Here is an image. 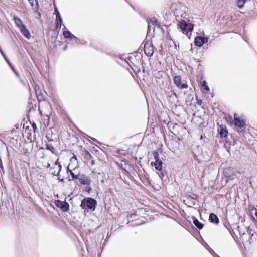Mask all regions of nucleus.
Returning <instances> with one entry per match:
<instances>
[{
	"mask_svg": "<svg viewBox=\"0 0 257 257\" xmlns=\"http://www.w3.org/2000/svg\"><path fill=\"white\" fill-rule=\"evenodd\" d=\"M80 183L82 185H87L89 186L91 183L90 177L84 174H81L78 178Z\"/></svg>",
	"mask_w": 257,
	"mask_h": 257,
	"instance_id": "nucleus-8",
	"label": "nucleus"
},
{
	"mask_svg": "<svg viewBox=\"0 0 257 257\" xmlns=\"http://www.w3.org/2000/svg\"><path fill=\"white\" fill-rule=\"evenodd\" d=\"M250 213L254 219L257 221V209L255 207L252 208L250 210Z\"/></svg>",
	"mask_w": 257,
	"mask_h": 257,
	"instance_id": "nucleus-17",
	"label": "nucleus"
},
{
	"mask_svg": "<svg viewBox=\"0 0 257 257\" xmlns=\"http://www.w3.org/2000/svg\"><path fill=\"white\" fill-rule=\"evenodd\" d=\"M218 133L221 138L226 137L228 134V131L226 127L221 125L218 129Z\"/></svg>",
	"mask_w": 257,
	"mask_h": 257,
	"instance_id": "nucleus-10",
	"label": "nucleus"
},
{
	"mask_svg": "<svg viewBox=\"0 0 257 257\" xmlns=\"http://www.w3.org/2000/svg\"><path fill=\"white\" fill-rule=\"evenodd\" d=\"M55 204L57 207L61 208L64 212L67 211L69 210V205L66 201L57 200Z\"/></svg>",
	"mask_w": 257,
	"mask_h": 257,
	"instance_id": "nucleus-7",
	"label": "nucleus"
},
{
	"mask_svg": "<svg viewBox=\"0 0 257 257\" xmlns=\"http://www.w3.org/2000/svg\"><path fill=\"white\" fill-rule=\"evenodd\" d=\"M24 153H26V154L29 153H28V149H25V151H24Z\"/></svg>",
	"mask_w": 257,
	"mask_h": 257,
	"instance_id": "nucleus-38",
	"label": "nucleus"
},
{
	"mask_svg": "<svg viewBox=\"0 0 257 257\" xmlns=\"http://www.w3.org/2000/svg\"><path fill=\"white\" fill-rule=\"evenodd\" d=\"M136 215V212H134V213H133L132 214H131L130 215H128L127 217L128 218H132L133 217V216H135Z\"/></svg>",
	"mask_w": 257,
	"mask_h": 257,
	"instance_id": "nucleus-31",
	"label": "nucleus"
},
{
	"mask_svg": "<svg viewBox=\"0 0 257 257\" xmlns=\"http://www.w3.org/2000/svg\"><path fill=\"white\" fill-rule=\"evenodd\" d=\"M202 86L206 91H210V89H209L208 86L207 85V83L206 81H203L202 82Z\"/></svg>",
	"mask_w": 257,
	"mask_h": 257,
	"instance_id": "nucleus-20",
	"label": "nucleus"
},
{
	"mask_svg": "<svg viewBox=\"0 0 257 257\" xmlns=\"http://www.w3.org/2000/svg\"><path fill=\"white\" fill-rule=\"evenodd\" d=\"M80 43L79 44H83V45H85L87 43V42L86 41H84V42H82L80 40Z\"/></svg>",
	"mask_w": 257,
	"mask_h": 257,
	"instance_id": "nucleus-34",
	"label": "nucleus"
},
{
	"mask_svg": "<svg viewBox=\"0 0 257 257\" xmlns=\"http://www.w3.org/2000/svg\"><path fill=\"white\" fill-rule=\"evenodd\" d=\"M0 52H1V54H2L3 56H5V54H4V53L3 52V51L2 50H0Z\"/></svg>",
	"mask_w": 257,
	"mask_h": 257,
	"instance_id": "nucleus-39",
	"label": "nucleus"
},
{
	"mask_svg": "<svg viewBox=\"0 0 257 257\" xmlns=\"http://www.w3.org/2000/svg\"><path fill=\"white\" fill-rule=\"evenodd\" d=\"M193 223L199 229H201L203 227V224L200 222L196 218L193 219Z\"/></svg>",
	"mask_w": 257,
	"mask_h": 257,
	"instance_id": "nucleus-16",
	"label": "nucleus"
},
{
	"mask_svg": "<svg viewBox=\"0 0 257 257\" xmlns=\"http://www.w3.org/2000/svg\"><path fill=\"white\" fill-rule=\"evenodd\" d=\"M178 87L180 88H186L187 87V85L185 84L181 83L180 86H179Z\"/></svg>",
	"mask_w": 257,
	"mask_h": 257,
	"instance_id": "nucleus-29",
	"label": "nucleus"
},
{
	"mask_svg": "<svg viewBox=\"0 0 257 257\" xmlns=\"http://www.w3.org/2000/svg\"><path fill=\"white\" fill-rule=\"evenodd\" d=\"M58 180H59V182H64L63 179H61V178H60L59 177L58 178Z\"/></svg>",
	"mask_w": 257,
	"mask_h": 257,
	"instance_id": "nucleus-36",
	"label": "nucleus"
},
{
	"mask_svg": "<svg viewBox=\"0 0 257 257\" xmlns=\"http://www.w3.org/2000/svg\"><path fill=\"white\" fill-rule=\"evenodd\" d=\"M153 155L154 158L155 159V160H160L159 159V154L157 152L154 151L153 152Z\"/></svg>",
	"mask_w": 257,
	"mask_h": 257,
	"instance_id": "nucleus-25",
	"label": "nucleus"
},
{
	"mask_svg": "<svg viewBox=\"0 0 257 257\" xmlns=\"http://www.w3.org/2000/svg\"><path fill=\"white\" fill-rule=\"evenodd\" d=\"M208 38L201 36H197L194 39L195 45L197 47H201L208 41Z\"/></svg>",
	"mask_w": 257,
	"mask_h": 257,
	"instance_id": "nucleus-5",
	"label": "nucleus"
},
{
	"mask_svg": "<svg viewBox=\"0 0 257 257\" xmlns=\"http://www.w3.org/2000/svg\"><path fill=\"white\" fill-rule=\"evenodd\" d=\"M217 257H219L218 255H217Z\"/></svg>",
	"mask_w": 257,
	"mask_h": 257,
	"instance_id": "nucleus-48",
	"label": "nucleus"
},
{
	"mask_svg": "<svg viewBox=\"0 0 257 257\" xmlns=\"http://www.w3.org/2000/svg\"><path fill=\"white\" fill-rule=\"evenodd\" d=\"M58 163H59L58 162V161L57 160V161L55 162V165H57V164L58 165Z\"/></svg>",
	"mask_w": 257,
	"mask_h": 257,
	"instance_id": "nucleus-46",
	"label": "nucleus"
},
{
	"mask_svg": "<svg viewBox=\"0 0 257 257\" xmlns=\"http://www.w3.org/2000/svg\"><path fill=\"white\" fill-rule=\"evenodd\" d=\"M173 81L178 87H179L181 83V77L179 76H175L173 78Z\"/></svg>",
	"mask_w": 257,
	"mask_h": 257,
	"instance_id": "nucleus-15",
	"label": "nucleus"
},
{
	"mask_svg": "<svg viewBox=\"0 0 257 257\" xmlns=\"http://www.w3.org/2000/svg\"><path fill=\"white\" fill-rule=\"evenodd\" d=\"M67 45H65V47H64V50H66L67 49Z\"/></svg>",
	"mask_w": 257,
	"mask_h": 257,
	"instance_id": "nucleus-44",
	"label": "nucleus"
},
{
	"mask_svg": "<svg viewBox=\"0 0 257 257\" xmlns=\"http://www.w3.org/2000/svg\"><path fill=\"white\" fill-rule=\"evenodd\" d=\"M209 220L210 222L218 224L219 223V218L214 213H210L209 215Z\"/></svg>",
	"mask_w": 257,
	"mask_h": 257,
	"instance_id": "nucleus-13",
	"label": "nucleus"
},
{
	"mask_svg": "<svg viewBox=\"0 0 257 257\" xmlns=\"http://www.w3.org/2000/svg\"><path fill=\"white\" fill-rule=\"evenodd\" d=\"M57 11H58V10H57V8H55V14H56V13H57Z\"/></svg>",
	"mask_w": 257,
	"mask_h": 257,
	"instance_id": "nucleus-42",
	"label": "nucleus"
},
{
	"mask_svg": "<svg viewBox=\"0 0 257 257\" xmlns=\"http://www.w3.org/2000/svg\"><path fill=\"white\" fill-rule=\"evenodd\" d=\"M236 173H238V174H241V172H240V171H237L236 170Z\"/></svg>",
	"mask_w": 257,
	"mask_h": 257,
	"instance_id": "nucleus-45",
	"label": "nucleus"
},
{
	"mask_svg": "<svg viewBox=\"0 0 257 257\" xmlns=\"http://www.w3.org/2000/svg\"><path fill=\"white\" fill-rule=\"evenodd\" d=\"M148 22L153 26H156L157 25V20L155 18H150Z\"/></svg>",
	"mask_w": 257,
	"mask_h": 257,
	"instance_id": "nucleus-19",
	"label": "nucleus"
},
{
	"mask_svg": "<svg viewBox=\"0 0 257 257\" xmlns=\"http://www.w3.org/2000/svg\"><path fill=\"white\" fill-rule=\"evenodd\" d=\"M69 38H70L71 40L75 39L76 43H80V39L72 34H71V36Z\"/></svg>",
	"mask_w": 257,
	"mask_h": 257,
	"instance_id": "nucleus-24",
	"label": "nucleus"
},
{
	"mask_svg": "<svg viewBox=\"0 0 257 257\" xmlns=\"http://www.w3.org/2000/svg\"><path fill=\"white\" fill-rule=\"evenodd\" d=\"M70 172V173L72 176V179H78L79 177L80 176L81 174L78 175H75L71 170H69Z\"/></svg>",
	"mask_w": 257,
	"mask_h": 257,
	"instance_id": "nucleus-22",
	"label": "nucleus"
},
{
	"mask_svg": "<svg viewBox=\"0 0 257 257\" xmlns=\"http://www.w3.org/2000/svg\"><path fill=\"white\" fill-rule=\"evenodd\" d=\"M32 127H33L34 130H35V129H36V125L35 123H33V125H32Z\"/></svg>",
	"mask_w": 257,
	"mask_h": 257,
	"instance_id": "nucleus-37",
	"label": "nucleus"
},
{
	"mask_svg": "<svg viewBox=\"0 0 257 257\" xmlns=\"http://www.w3.org/2000/svg\"><path fill=\"white\" fill-rule=\"evenodd\" d=\"M14 22H15L16 25L19 28V29L20 28H21L22 27H23L24 26H25V25L23 23L21 19L20 18H19L18 17L14 16Z\"/></svg>",
	"mask_w": 257,
	"mask_h": 257,
	"instance_id": "nucleus-14",
	"label": "nucleus"
},
{
	"mask_svg": "<svg viewBox=\"0 0 257 257\" xmlns=\"http://www.w3.org/2000/svg\"><path fill=\"white\" fill-rule=\"evenodd\" d=\"M50 164H49V163H48V164H47V167H50Z\"/></svg>",
	"mask_w": 257,
	"mask_h": 257,
	"instance_id": "nucleus-47",
	"label": "nucleus"
},
{
	"mask_svg": "<svg viewBox=\"0 0 257 257\" xmlns=\"http://www.w3.org/2000/svg\"><path fill=\"white\" fill-rule=\"evenodd\" d=\"M192 198L193 199H195V198H196V195H195V194H193V196H192Z\"/></svg>",
	"mask_w": 257,
	"mask_h": 257,
	"instance_id": "nucleus-40",
	"label": "nucleus"
},
{
	"mask_svg": "<svg viewBox=\"0 0 257 257\" xmlns=\"http://www.w3.org/2000/svg\"><path fill=\"white\" fill-rule=\"evenodd\" d=\"M85 191L88 192H90L91 191V188L89 186L87 185L85 188Z\"/></svg>",
	"mask_w": 257,
	"mask_h": 257,
	"instance_id": "nucleus-32",
	"label": "nucleus"
},
{
	"mask_svg": "<svg viewBox=\"0 0 257 257\" xmlns=\"http://www.w3.org/2000/svg\"><path fill=\"white\" fill-rule=\"evenodd\" d=\"M224 174L226 177L233 179L236 176V170L232 167H227L224 169Z\"/></svg>",
	"mask_w": 257,
	"mask_h": 257,
	"instance_id": "nucleus-4",
	"label": "nucleus"
},
{
	"mask_svg": "<svg viewBox=\"0 0 257 257\" xmlns=\"http://www.w3.org/2000/svg\"><path fill=\"white\" fill-rule=\"evenodd\" d=\"M245 122L243 119H241L238 117H236L234 116V128L238 132L242 133L244 131L243 129L245 125Z\"/></svg>",
	"mask_w": 257,
	"mask_h": 257,
	"instance_id": "nucleus-3",
	"label": "nucleus"
},
{
	"mask_svg": "<svg viewBox=\"0 0 257 257\" xmlns=\"http://www.w3.org/2000/svg\"><path fill=\"white\" fill-rule=\"evenodd\" d=\"M55 22L56 24V29L60 31L61 28L63 21L59 11H57L56 13Z\"/></svg>",
	"mask_w": 257,
	"mask_h": 257,
	"instance_id": "nucleus-9",
	"label": "nucleus"
},
{
	"mask_svg": "<svg viewBox=\"0 0 257 257\" xmlns=\"http://www.w3.org/2000/svg\"><path fill=\"white\" fill-rule=\"evenodd\" d=\"M252 229L250 228V226H248V228H247V232L248 234H251V232H252Z\"/></svg>",
	"mask_w": 257,
	"mask_h": 257,
	"instance_id": "nucleus-30",
	"label": "nucleus"
},
{
	"mask_svg": "<svg viewBox=\"0 0 257 257\" xmlns=\"http://www.w3.org/2000/svg\"><path fill=\"white\" fill-rule=\"evenodd\" d=\"M179 26L181 29L182 33L186 34H187L189 32H191L194 29V26L192 24L187 23L184 20H182L179 22Z\"/></svg>",
	"mask_w": 257,
	"mask_h": 257,
	"instance_id": "nucleus-2",
	"label": "nucleus"
},
{
	"mask_svg": "<svg viewBox=\"0 0 257 257\" xmlns=\"http://www.w3.org/2000/svg\"><path fill=\"white\" fill-rule=\"evenodd\" d=\"M4 58H5V59L6 60V61L7 62V63L9 64V65H10V66L11 67L12 69L13 70H14V68L13 67V66H12V65L11 64L10 62H9V61L8 60V59L6 58V55H5V56H3Z\"/></svg>",
	"mask_w": 257,
	"mask_h": 257,
	"instance_id": "nucleus-28",
	"label": "nucleus"
},
{
	"mask_svg": "<svg viewBox=\"0 0 257 257\" xmlns=\"http://www.w3.org/2000/svg\"><path fill=\"white\" fill-rule=\"evenodd\" d=\"M151 164L154 166L156 170L160 171L162 170L163 162L161 160H155V162H152Z\"/></svg>",
	"mask_w": 257,
	"mask_h": 257,
	"instance_id": "nucleus-12",
	"label": "nucleus"
},
{
	"mask_svg": "<svg viewBox=\"0 0 257 257\" xmlns=\"http://www.w3.org/2000/svg\"><path fill=\"white\" fill-rule=\"evenodd\" d=\"M46 149L50 150L52 153H54L55 151V148L49 144L46 145Z\"/></svg>",
	"mask_w": 257,
	"mask_h": 257,
	"instance_id": "nucleus-21",
	"label": "nucleus"
},
{
	"mask_svg": "<svg viewBox=\"0 0 257 257\" xmlns=\"http://www.w3.org/2000/svg\"><path fill=\"white\" fill-rule=\"evenodd\" d=\"M96 204L97 202L95 199L88 198L87 199H84L81 201L80 207L83 209L88 208L94 211L95 209Z\"/></svg>",
	"mask_w": 257,
	"mask_h": 257,
	"instance_id": "nucleus-1",
	"label": "nucleus"
},
{
	"mask_svg": "<svg viewBox=\"0 0 257 257\" xmlns=\"http://www.w3.org/2000/svg\"><path fill=\"white\" fill-rule=\"evenodd\" d=\"M144 50L145 54L148 56H151L154 53L153 46L149 43H146L145 44Z\"/></svg>",
	"mask_w": 257,
	"mask_h": 257,
	"instance_id": "nucleus-6",
	"label": "nucleus"
},
{
	"mask_svg": "<svg viewBox=\"0 0 257 257\" xmlns=\"http://www.w3.org/2000/svg\"><path fill=\"white\" fill-rule=\"evenodd\" d=\"M32 6H38V2L37 0H28Z\"/></svg>",
	"mask_w": 257,
	"mask_h": 257,
	"instance_id": "nucleus-26",
	"label": "nucleus"
},
{
	"mask_svg": "<svg viewBox=\"0 0 257 257\" xmlns=\"http://www.w3.org/2000/svg\"><path fill=\"white\" fill-rule=\"evenodd\" d=\"M158 175L160 178L163 180V178L165 176V173L164 172H160L159 173H158Z\"/></svg>",
	"mask_w": 257,
	"mask_h": 257,
	"instance_id": "nucleus-27",
	"label": "nucleus"
},
{
	"mask_svg": "<svg viewBox=\"0 0 257 257\" xmlns=\"http://www.w3.org/2000/svg\"><path fill=\"white\" fill-rule=\"evenodd\" d=\"M71 34L72 33H71L69 31H64L63 33L64 37L66 38H69L70 37Z\"/></svg>",
	"mask_w": 257,
	"mask_h": 257,
	"instance_id": "nucleus-23",
	"label": "nucleus"
},
{
	"mask_svg": "<svg viewBox=\"0 0 257 257\" xmlns=\"http://www.w3.org/2000/svg\"><path fill=\"white\" fill-rule=\"evenodd\" d=\"M58 167H59V172H60L61 170L62 166L60 163H58Z\"/></svg>",
	"mask_w": 257,
	"mask_h": 257,
	"instance_id": "nucleus-35",
	"label": "nucleus"
},
{
	"mask_svg": "<svg viewBox=\"0 0 257 257\" xmlns=\"http://www.w3.org/2000/svg\"><path fill=\"white\" fill-rule=\"evenodd\" d=\"M201 103H202V102H201V100H200V101H198V104L201 105Z\"/></svg>",
	"mask_w": 257,
	"mask_h": 257,
	"instance_id": "nucleus-43",
	"label": "nucleus"
},
{
	"mask_svg": "<svg viewBox=\"0 0 257 257\" xmlns=\"http://www.w3.org/2000/svg\"><path fill=\"white\" fill-rule=\"evenodd\" d=\"M20 31L23 34V35L27 39H29L31 35L30 33L29 30L26 28V26H24L21 28L20 29Z\"/></svg>",
	"mask_w": 257,
	"mask_h": 257,
	"instance_id": "nucleus-11",
	"label": "nucleus"
},
{
	"mask_svg": "<svg viewBox=\"0 0 257 257\" xmlns=\"http://www.w3.org/2000/svg\"><path fill=\"white\" fill-rule=\"evenodd\" d=\"M246 0H238L237 1V6L239 8H242L243 7Z\"/></svg>",
	"mask_w": 257,
	"mask_h": 257,
	"instance_id": "nucleus-18",
	"label": "nucleus"
},
{
	"mask_svg": "<svg viewBox=\"0 0 257 257\" xmlns=\"http://www.w3.org/2000/svg\"><path fill=\"white\" fill-rule=\"evenodd\" d=\"M60 172L59 171L58 172L57 174L55 175L56 176H60Z\"/></svg>",
	"mask_w": 257,
	"mask_h": 257,
	"instance_id": "nucleus-41",
	"label": "nucleus"
},
{
	"mask_svg": "<svg viewBox=\"0 0 257 257\" xmlns=\"http://www.w3.org/2000/svg\"><path fill=\"white\" fill-rule=\"evenodd\" d=\"M152 25L150 24V22H148V31H150L151 29Z\"/></svg>",
	"mask_w": 257,
	"mask_h": 257,
	"instance_id": "nucleus-33",
	"label": "nucleus"
}]
</instances>
